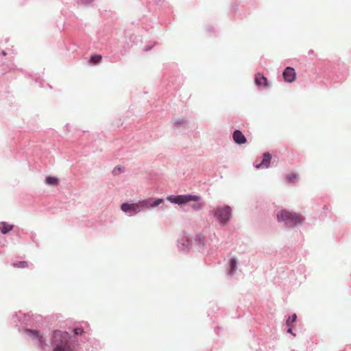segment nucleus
<instances>
[{
	"label": "nucleus",
	"instance_id": "9d476101",
	"mask_svg": "<svg viewBox=\"0 0 351 351\" xmlns=\"http://www.w3.org/2000/svg\"><path fill=\"white\" fill-rule=\"evenodd\" d=\"M285 80L287 82H292L295 80L296 73L292 67H287L282 73Z\"/></svg>",
	"mask_w": 351,
	"mask_h": 351
},
{
	"label": "nucleus",
	"instance_id": "dca6fc26",
	"mask_svg": "<svg viewBox=\"0 0 351 351\" xmlns=\"http://www.w3.org/2000/svg\"><path fill=\"white\" fill-rule=\"evenodd\" d=\"M237 267V260L236 258H231L229 262V274L230 276L234 275Z\"/></svg>",
	"mask_w": 351,
	"mask_h": 351
},
{
	"label": "nucleus",
	"instance_id": "6ab92c4d",
	"mask_svg": "<svg viewBox=\"0 0 351 351\" xmlns=\"http://www.w3.org/2000/svg\"><path fill=\"white\" fill-rule=\"evenodd\" d=\"M185 195V202L186 204L190 201L199 202L201 200V197L196 195L187 194Z\"/></svg>",
	"mask_w": 351,
	"mask_h": 351
},
{
	"label": "nucleus",
	"instance_id": "f257e3e1",
	"mask_svg": "<svg viewBox=\"0 0 351 351\" xmlns=\"http://www.w3.org/2000/svg\"><path fill=\"white\" fill-rule=\"evenodd\" d=\"M49 342L51 351H82L77 337L65 330H53Z\"/></svg>",
	"mask_w": 351,
	"mask_h": 351
},
{
	"label": "nucleus",
	"instance_id": "aec40b11",
	"mask_svg": "<svg viewBox=\"0 0 351 351\" xmlns=\"http://www.w3.org/2000/svg\"><path fill=\"white\" fill-rule=\"evenodd\" d=\"M204 205V202L199 200V202H195L194 204H192L191 206L194 210L198 211L202 210Z\"/></svg>",
	"mask_w": 351,
	"mask_h": 351
},
{
	"label": "nucleus",
	"instance_id": "f03ea898",
	"mask_svg": "<svg viewBox=\"0 0 351 351\" xmlns=\"http://www.w3.org/2000/svg\"><path fill=\"white\" fill-rule=\"evenodd\" d=\"M277 221L282 223L285 228H292L302 225L304 218L300 214L286 210H280L276 215Z\"/></svg>",
	"mask_w": 351,
	"mask_h": 351
},
{
	"label": "nucleus",
	"instance_id": "cd10ccee",
	"mask_svg": "<svg viewBox=\"0 0 351 351\" xmlns=\"http://www.w3.org/2000/svg\"><path fill=\"white\" fill-rule=\"evenodd\" d=\"M184 123V120L183 119H180L179 121L176 122V123L178 124V125H181Z\"/></svg>",
	"mask_w": 351,
	"mask_h": 351
},
{
	"label": "nucleus",
	"instance_id": "ddd939ff",
	"mask_svg": "<svg viewBox=\"0 0 351 351\" xmlns=\"http://www.w3.org/2000/svg\"><path fill=\"white\" fill-rule=\"evenodd\" d=\"M233 139L237 144H244L246 143V138L240 130H235L232 135Z\"/></svg>",
	"mask_w": 351,
	"mask_h": 351
},
{
	"label": "nucleus",
	"instance_id": "c85d7f7f",
	"mask_svg": "<svg viewBox=\"0 0 351 351\" xmlns=\"http://www.w3.org/2000/svg\"><path fill=\"white\" fill-rule=\"evenodd\" d=\"M2 54H3V56H6V55H7V53H6V52H5V51H2Z\"/></svg>",
	"mask_w": 351,
	"mask_h": 351
},
{
	"label": "nucleus",
	"instance_id": "4be33fe9",
	"mask_svg": "<svg viewBox=\"0 0 351 351\" xmlns=\"http://www.w3.org/2000/svg\"><path fill=\"white\" fill-rule=\"evenodd\" d=\"M297 319L296 314H293L291 316H289L286 320L287 326H292V323L295 322Z\"/></svg>",
	"mask_w": 351,
	"mask_h": 351
},
{
	"label": "nucleus",
	"instance_id": "b1692460",
	"mask_svg": "<svg viewBox=\"0 0 351 351\" xmlns=\"http://www.w3.org/2000/svg\"><path fill=\"white\" fill-rule=\"evenodd\" d=\"M101 55H93L90 58V62L97 64L101 62Z\"/></svg>",
	"mask_w": 351,
	"mask_h": 351
},
{
	"label": "nucleus",
	"instance_id": "c756f323",
	"mask_svg": "<svg viewBox=\"0 0 351 351\" xmlns=\"http://www.w3.org/2000/svg\"><path fill=\"white\" fill-rule=\"evenodd\" d=\"M83 1H84V2L88 3V2H90L91 0H83Z\"/></svg>",
	"mask_w": 351,
	"mask_h": 351
},
{
	"label": "nucleus",
	"instance_id": "a211bd4d",
	"mask_svg": "<svg viewBox=\"0 0 351 351\" xmlns=\"http://www.w3.org/2000/svg\"><path fill=\"white\" fill-rule=\"evenodd\" d=\"M299 178L300 177H285L283 182L287 185H295L298 182Z\"/></svg>",
	"mask_w": 351,
	"mask_h": 351
},
{
	"label": "nucleus",
	"instance_id": "2eb2a0df",
	"mask_svg": "<svg viewBox=\"0 0 351 351\" xmlns=\"http://www.w3.org/2000/svg\"><path fill=\"white\" fill-rule=\"evenodd\" d=\"M14 228L13 224H8L7 222L1 221L0 223V232L3 234H5L8 233L10 230H12Z\"/></svg>",
	"mask_w": 351,
	"mask_h": 351
},
{
	"label": "nucleus",
	"instance_id": "423d86ee",
	"mask_svg": "<svg viewBox=\"0 0 351 351\" xmlns=\"http://www.w3.org/2000/svg\"><path fill=\"white\" fill-rule=\"evenodd\" d=\"M192 241L199 252L204 253L210 248L209 239L202 232L196 234Z\"/></svg>",
	"mask_w": 351,
	"mask_h": 351
},
{
	"label": "nucleus",
	"instance_id": "bb28decb",
	"mask_svg": "<svg viewBox=\"0 0 351 351\" xmlns=\"http://www.w3.org/2000/svg\"><path fill=\"white\" fill-rule=\"evenodd\" d=\"M323 210L326 212H328L330 210V206L328 205H324L323 207Z\"/></svg>",
	"mask_w": 351,
	"mask_h": 351
},
{
	"label": "nucleus",
	"instance_id": "7c9ffc66",
	"mask_svg": "<svg viewBox=\"0 0 351 351\" xmlns=\"http://www.w3.org/2000/svg\"><path fill=\"white\" fill-rule=\"evenodd\" d=\"M84 325H85V326H86V328H88V325H87V324H86H86H84Z\"/></svg>",
	"mask_w": 351,
	"mask_h": 351
},
{
	"label": "nucleus",
	"instance_id": "393cba45",
	"mask_svg": "<svg viewBox=\"0 0 351 351\" xmlns=\"http://www.w3.org/2000/svg\"><path fill=\"white\" fill-rule=\"evenodd\" d=\"M125 171H124V168L123 167H121L120 166H118V167H116L113 171H112V173L114 174V175H117V174H121V173H123Z\"/></svg>",
	"mask_w": 351,
	"mask_h": 351
},
{
	"label": "nucleus",
	"instance_id": "f3484780",
	"mask_svg": "<svg viewBox=\"0 0 351 351\" xmlns=\"http://www.w3.org/2000/svg\"><path fill=\"white\" fill-rule=\"evenodd\" d=\"M59 182L58 177H45L44 183L49 186H56Z\"/></svg>",
	"mask_w": 351,
	"mask_h": 351
},
{
	"label": "nucleus",
	"instance_id": "9b49d317",
	"mask_svg": "<svg viewBox=\"0 0 351 351\" xmlns=\"http://www.w3.org/2000/svg\"><path fill=\"white\" fill-rule=\"evenodd\" d=\"M271 156L269 153H265L263 156V159L261 162L256 163L255 167L256 169H267L270 164Z\"/></svg>",
	"mask_w": 351,
	"mask_h": 351
},
{
	"label": "nucleus",
	"instance_id": "5701e85b",
	"mask_svg": "<svg viewBox=\"0 0 351 351\" xmlns=\"http://www.w3.org/2000/svg\"><path fill=\"white\" fill-rule=\"evenodd\" d=\"M13 266L14 267H18V268H26L28 267V263L27 261H18L16 263H14Z\"/></svg>",
	"mask_w": 351,
	"mask_h": 351
},
{
	"label": "nucleus",
	"instance_id": "a878e982",
	"mask_svg": "<svg viewBox=\"0 0 351 351\" xmlns=\"http://www.w3.org/2000/svg\"><path fill=\"white\" fill-rule=\"evenodd\" d=\"M287 332L291 334L292 336L295 337V334L293 332L292 326H287Z\"/></svg>",
	"mask_w": 351,
	"mask_h": 351
},
{
	"label": "nucleus",
	"instance_id": "39448f33",
	"mask_svg": "<svg viewBox=\"0 0 351 351\" xmlns=\"http://www.w3.org/2000/svg\"><path fill=\"white\" fill-rule=\"evenodd\" d=\"M32 341L33 343L38 346L42 351L47 350L48 344L44 333L37 329L27 330L25 333Z\"/></svg>",
	"mask_w": 351,
	"mask_h": 351
},
{
	"label": "nucleus",
	"instance_id": "20e7f679",
	"mask_svg": "<svg viewBox=\"0 0 351 351\" xmlns=\"http://www.w3.org/2000/svg\"><path fill=\"white\" fill-rule=\"evenodd\" d=\"M213 214L217 221L221 226L228 224L232 217V208L228 205H223L217 207L210 212V215Z\"/></svg>",
	"mask_w": 351,
	"mask_h": 351
},
{
	"label": "nucleus",
	"instance_id": "2f4dec72",
	"mask_svg": "<svg viewBox=\"0 0 351 351\" xmlns=\"http://www.w3.org/2000/svg\"><path fill=\"white\" fill-rule=\"evenodd\" d=\"M3 252L0 250V255H2Z\"/></svg>",
	"mask_w": 351,
	"mask_h": 351
},
{
	"label": "nucleus",
	"instance_id": "0eeeda50",
	"mask_svg": "<svg viewBox=\"0 0 351 351\" xmlns=\"http://www.w3.org/2000/svg\"><path fill=\"white\" fill-rule=\"evenodd\" d=\"M192 245V240L186 234H184L177 241V247L180 252L187 254L190 252Z\"/></svg>",
	"mask_w": 351,
	"mask_h": 351
},
{
	"label": "nucleus",
	"instance_id": "6e6552de",
	"mask_svg": "<svg viewBox=\"0 0 351 351\" xmlns=\"http://www.w3.org/2000/svg\"><path fill=\"white\" fill-rule=\"evenodd\" d=\"M121 209L129 217L134 216L141 211L140 206L137 204H129L124 202L121 205Z\"/></svg>",
	"mask_w": 351,
	"mask_h": 351
},
{
	"label": "nucleus",
	"instance_id": "4468645a",
	"mask_svg": "<svg viewBox=\"0 0 351 351\" xmlns=\"http://www.w3.org/2000/svg\"><path fill=\"white\" fill-rule=\"evenodd\" d=\"M255 83L257 86H263L266 87L267 86V80L261 73H258L255 77Z\"/></svg>",
	"mask_w": 351,
	"mask_h": 351
},
{
	"label": "nucleus",
	"instance_id": "7ed1b4c3",
	"mask_svg": "<svg viewBox=\"0 0 351 351\" xmlns=\"http://www.w3.org/2000/svg\"><path fill=\"white\" fill-rule=\"evenodd\" d=\"M12 322L15 324L20 332L27 333V330L32 329L29 327L33 326L34 320L30 314L19 312L13 315Z\"/></svg>",
	"mask_w": 351,
	"mask_h": 351
},
{
	"label": "nucleus",
	"instance_id": "f8f14e48",
	"mask_svg": "<svg viewBox=\"0 0 351 351\" xmlns=\"http://www.w3.org/2000/svg\"><path fill=\"white\" fill-rule=\"evenodd\" d=\"M167 199L169 202H170L171 203L175 204L181 205V204H186L185 195H169L167 197Z\"/></svg>",
	"mask_w": 351,
	"mask_h": 351
},
{
	"label": "nucleus",
	"instance_id": "1a4fd4ad",
	"mask_svg": "<svg viewBox=\"0 0 351 351\" xmlns=\"http://www.w3.org/2000/svg\"><path fill=\"white\" fill-rule=\"evenodd\" d=\"M163 202L162 198H149L146 199H143L140 201L138 203V206L141 209V211L144 208H152L158 206Z\"/></svg>",
	"mask_w": 351,
	"mask_h": 351
},
{
	"label": "nucleus",
	"instance_id": "412c9836",
	"mask_svg": "<svg viewBox=\"0 0 351 351\" xmlns=\"http://www.w3.org/2000/svg\"><path fill=\"white\" fill-rule=\"evenodd\" d=\"M73 330V333H74L73 336L75 337H77V336L81 335L83 333H85L86 332V328L83 327L82 326L74 328Z\"/></svg>",
	"mask_w": 351,
	"mask_h": 351
}]
</instances>
